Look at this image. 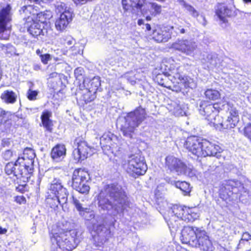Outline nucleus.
I'll return each mask as SVG.
<instances>
[{
    "label": "nucleus",
    "instance_id": "obj_1",
    "mask_svg": "<svg viewBox=\"0 0 251 251\" xmlns=\"http://www.w3.org/2000/svg\"><path fill=\"white\" fill-rule=\"evenodd\" d=\"M98 200V206L100 210L111 211L115 216L125 208L126 198L120 185L111 184L105 185L101 190Z\"/></svg>",
    "mask_w": 251,
    "mask_h": 251
},
{
    "label": "nucleus",
    "instance_id": "obj_2",
    "mask_svg": "<svg viewBox=\"0 0 251 251\" xmlns=\"http://www.w3.org/2000/svg\"><path fill=\"white\" fill-rule=\"evenodd\" d=\"M179 238L182 244L199 248L201 251L212 250V244L207 232L202 227L184 226Z\"/></svg>",
    "mask_w": 251,
    "mask_h": 251
},
{
    "label": "nucleus",
    "instance_id": "obj_3",
    "mask_svg": "<svg viewBox=\"0 0 251 251\" xmlns=\"http://www.w3.org/2000/svg\"><path fill=\"white\" fill-rule=\"evenodd\" d=\"M51 241L53 244H56V251H72L77 246L80 239L78 232L73 229L54 233Z\"/></svg>",
    "mask_w": 251,
    "mask_h": 251
},
{
    "label": "nucleus",
    "instance_id": "obj_4",
    "mask_svg": "<svg viewBox=\"0 0 251 251\" xmlns=\"http://www.w3.org/2000/svg\"><path fill=\"white\" fill-rule=\"evenodd\" d=\"M146 117L145 110L140 107L128 113L125 117V123L121 127L124 136L131 138L132 133Z\"/></svg>",
    "mask_w": 251,
    "mask_h": 251
},
{
    "label": "nucleus",
    "instance_id": "obj_5",
    "mask_svg": "<svg viewBox=\"0 0 251 251\" xmlns=\"http://www.w3.org/2000/svg\"><path fill=\"white\" fill-rule=\"evenodd\" d=\"M122 165L126 172L134 177L144 175L148 169L144 157L138 154L128 156L123 161Z\"/></svg>",
    "mask_w": 251,
    "mask_h": 251
},
{
    "label": "nucleus",
    "instance_id": "obj_6",
    "mask_svg": "<svg viewBox=\"0 0 251 251\" xmlns=\"http://www.w3.org/2000/svg\"><path fill=\"white\" fill-rule=\"evenodd\" d=\"M165 166L170 171L175 172L178 175H185L189 177L195 175V170L188 167L181 160L174 156L170 155L166 157Z\"/></svg>",
    "mask_w": 251,
    "mask_h": 251
},
{
    "label": "nucleus",
    "instance_id": "obj_7",
    "mask_svg": "<svg viewBox=\"0 0 251 251\" xmlns=\"http://www.w3.org/2000/svg\"><path fill=\"white\" fill-rule=\"evenodd\" d=\"M12 7L10 4H7L3 7L0 11V39L7 40L9 34H6L7 25L12 20Z\"/></svg>",
    "mask_w": 251,
    "mask_h": 251
},
{
    "label": "nucleus",
    "instance_id": "obj_8",
    "mask_svg": "<svg viewBox=\"0 0 251 251\" xmlns=\"http://www.w3.org/2000/svg\"><path fill=\"white\" fill-rule=\"evenodd\" d=\"M170 72L171 74L168 76L173 77L177 83L182 84L185 88H195L196 84L193 79L182 75L181 67L180 66L176 65L174 68L171 67Z\"/></svg>",
    "mask_w": 251,
    "mask_h": 251
},
{
    "label": "nucleus",
    "instance_id": "obj_9",
    "mask_svg": "<svg viewBox=\"0 0 251 251\" xmlns=\"http://www.w3.org/2000/svg\"><path fill=\"white\" fill-rule=\"evenodd\" d=\"M75 144H77V148L74 150L73 155L76 161L84 160L89 155L92 154V149L88 146L85 141L82 140V138H76Z\"/></svg>",
    "mask_w": 251,
    "mask_h": 251
},
{
    "label": "nucleus",
    "instance_id": "obj_10",
    "mask_svg": "<svg viewBox=\"0 0 251 251\" xmlns=\"http://www.w3.org/2000/svg\"><path fill=\"white\" fill-rule=\"evenodd\" d=\"M23 161V159L19 157L14 164L8 163L5 167V173L8 175L13 174L18 178L22 177L28 178L26 169L21 165Z\"/></svg>",
    "mask_w": 251,
    "mask_h": 251
},
{
    "label": "nucleus",
    "instance_id": "obj_11",
    "mask_svg": "<svg viewBox=\"0 0 251 251\" xmlns=\"http://www.w3.org/2000/svg\"><path fill=\"white\" fill-rule=\"evenodd\" d=\"M172 48L187 55H191L197 48V45L192 39L179 40L172 45Z\"/></svg>",
    "mask_w": 251,
    "mask_h": 251
},
{
    "label": "nucleus",
    "instance_id": "obj_12",
    "mask_svg": "<svg viewBox=\"0 0 251 251\" xmlns=\"http://www.w3.org/2000/svg\"><path fill=\"white\" fill-rule=\"evenodd\" d=\"M50 190L54 196L57 198L60 204L67 202L68 193L67 189L63 187L59 179H54L50 184Z\"/></svg>",
    "mask_w": 251,
    "mask_h": 251
},
{
    "label": "nucleus",
    "instance_id": "obj_13",
    "mask_svg": "<svg viewBox=\"0 0 251 251\" xmlns=\"http://www.w3.org/2000/svg\"><path fill=\"white\" fill-rule=\"evenodd\" d=\"M202 141L197 136H190L187 138L184 146L189 152L199 157L201 154Z\"/></svg>",
    "mask_w": 251,
    "mask_h": 251
},
{
    "label": "nucleus",
    "instance_id": "obj_14",
    "mask_svg": "<svg viewBox=\"0 0 251 251\" xmlns=\"http://www.w3.org/2000/svg\"><path fill=\"white\" fill-rule=\"evenodd\" d=\"M199 109L200 114L206 116V119L208 121L211 117L218 114L220 109L222 108L220 107L218 103L212 104L206 101H201Z\"/></svg>",
    "mask_w": 251,
    "mask_h": 251
},
{
    "label": "nucleus",
    "instance_id": "obj_15",
    "mask_svg": "<svg viewBox=\"0 0 251 251\" xmlns=\"http://www.w3.org/2000/svg\"><path fill=\"white\" fill-rule=\"evenodd\" d=\"M221 149L218 145L206 140H203L200 157L213 156L219 158L221 156Z\"/></svg>",
    "mask_w": 251,
    "mask_h": 251
},
{
    "label": "nucleus",
    "instance_id": "obj_16",
    "mask_svg": "<svg viewBox=\"0 0 251 251\" xmlns=\"http://www.w3.org/2000/svg\"><path fill=\"white\" fill-rule=\"evenodd\" d=\"M90 179L87 171L82 169H75L72 176V187L78 188L80 183H89Z\"/></svg>",
    "mask_w": 251,
    "mask_h": 251
},
{
    "label": "nucleus",
    "instance_id": "obj_17",
    "mask_svg": "<svg viewBox=\"0 0 251 251\" xmlns=\"http://www.w3.org/2000/svg\"><path fill=\"white\" fill-rule=\"evenodd\" d=\"M24 157H21L23 159V163L21 165L26 169V174L28 176L33 170V159L35 154L32 150L26 149L24 151Z\"/></svg>",
    "mask_w": 251,
    "mask_h": 251
},
{
    "label": "nucleus",
    "instance_id": "obj_18",
    "mask_svg": "<svg viewBox=\"0 0 251 251\" xmlns=\"http://www.w3.org/2000/svg\"><path fill=\"white\" fill-rule=\"evenodd\" d=\"M152 39L158 42H165L171 38L170 28L167 27H157L153 30Z\"/></svg>",
    "mask_w": 251,
    "mask_h": 251
},
{
    "label": "nucleus",
    "instance_id": "obj_19",
    "mask_svg": "<svg viewBox=\"0 0 251 251\" xmlns=\"http://www.w3.org/2000/svg\"><path fill=\"white\" fill-rule=\"evenodd\" d=\"M73 12L69 11H65L64 13H61L58 18H57L55 23L56 29L58 31H63L65 30L69 23L73 19Z\"/></svg>",
    "mask_w": 251,
    "mask_h": 251
},
{
    "label": "nucleus",
    "instance_id": "obj_20",
    "mask_svg": "<svg viewBox=\"0 0 251 251\" xmlns=\"http://www.w3.org/2000/svg\"><path fill=\"white\" fill-rule=\"evenodd\" d=\"M95 221V220H94L91 223L93 225V229L98 235V237L100 238V242H105L110 234V231L101 222L100 223H96Z\"/></svg>",
    "mask_w": 251,
    "mask_h": 251
},
{
    "label": "nucleus",
    "instance_id": "obj_21",
    "mask_svg": "<svg viewBox=\"0 0 251 251\" xmlns=\"http://www.w3.org/2000/svg\"><path fill=\"white\" fill-rule=\"evenodd\" d=\"M100 86V78L98 76L94 77L92 79L85 78L83 79L82 85H80V89L84 88L90 90L93 93H97Z\"/></svg>",
    "mask_w": 251,
    "mask_h": 251
},
{
    "label": "nucleus",
    "instance_id": "obj_22",
    "mask_svg": "<svg viewBox=\"0 0 251 251\" xmlns=\"http://www.w3.org/2000/svg\"><path fill=\"white\" fill-rule=\"evenodd\" d=\"M27 20L25 27L27 28L28 32L34 37L40 35L43 32L41 24L33 21L29 16H27Z\"/></svg>",
    "mask_w": 251,
    "mask_h": 251
},
{
    "label": "nucleus",
    "instance_id": "obj_23",
    "mask_svg": "<svg viewBox=\"0 0 251 251\" xmlns=\"http://www.w3.org/2000/svg\"><path fill=\"white\" fill-rule=\"evenodd\" d=\"M66 153L65 146L62 144H58L52 148L50 156L54 161L59 162L65 157Z\"/></svg>",
    "mask_w": 251,
    "mask_h": 251
},
{
    "label": "nucleus",
    "instance_id": "obj_24",
    "mask_svg": "<svg viewBox=\"0 0 251 251\" xmlns=\"http://www.w3.org/2000/svg\"><path fill=\"white\" fill-rule=\"evenodd\" d=\"M216 14L223 23L226 24L227 22L226 17H229L232 11L224 4L219 3L216 8Z\"/></svg>",
    "mask_w": 251,
    "mask_h": 251
},
{
    "label": "nucleus",
    "instance_id": "obj_25",
    "mask_svg": "<svg viewBox=\"0 0 251 251\" xmlns=\"http://www.w3.org/2000/svg\"><path fill=\"white\" fill-rule=\"evenodd\" d=\"M165 219L168 223L169 227L172 233L176 232L181 226L180 223V219L176 218V216H170L169 215L164 217Z\"/></svg>",
    "mask_w": 251,
    "mask_h": 251
},
{
    "label": "nucleus",
    "instance_id": "obj_26",
    "mask_svg": "<svg viewBox=\"0 0 251 251\" xmlns=\"http://www.w3.org/2000/svg\"><path fill=\"white\" fill-rule=\"evenodd\" d=\"M0 98L6 104H13L17 101V95L12 90H6L1 93Z\"/></svg>",
    "mask_w": 251,
    "mask_h": 251
},
{
    "label": "nucleus",
    "instance_id": "obj_27",
    "mask_svg": "<svg viewBox=\"0 0 251 251\" xmlns=\"http://www.w3.org/2000/svg\"><path fill=\"white\" fill-rule=\"evenodd\" d=\"M240 182L238 180H228L226 181L223 184V186L221 188V192L225 193L228 196H230L232 194V189L235 188L240 185Z\"/></svg>",
    "mask_w": 251,
    "mask_h": 251
},
{
    "label": "nucleus",
    "instance_id": "obj_28",
    "mask_svg": "<svg viewBox=\"0 0 251 251\" xmlns=\"http://www.w3.org/2000/svg\"><path fill=\"white\" fill-rule=\"evenodd\" d=\"M51 115L52 113L50 111L46 110L42 113L41 117L43 126L49 131H51L53 126L52 121L50 119Z\"/></svg>",
    "mask_w": 251,
    "mask_h": 251
},
{
    "label": "nucleus",
    "instance_id": "obj_29",
    "mask_svg": "<svg viewBox=\"0 0 251 251\" xmlns=\"http://www.w3.org/2000/svg\"><path fill=\"white\" fill-rule=\"evenodd\" d=\"M183 212L181 214V220L189 222L196 219L198 217L197 213H195V215H193V214L194 213V209L193 208L184 207Z\"/></svg>",
    "mask_w": 251,
    "mask_h": 251
},
{
    "label": "nucleus",
    "instance_id": "obj_30",
    "mask_svg": "<svg viewBox=\"0 0 251 251\" xmlns=\"http://www.w3.org/2000/svg\"><path fill=\"white\" fill-rule=\"evenodd\" d=\"M202 59L204 62L208 64L207 66L210 68L216 67L219 61L217 55L215 53L206 54L203 55Z\"/></svg>",
    "mask_w": 251,
    "mask_h": 251
},
{
    "label": "nucleus",
    "instance_id": "obj_31",
    "mask_svg": "<svg viewBox=\"0 0 251 251\" xmlns=\"http://www.w3.org/2000/svg\"><path fill=\"white\" fill-rule=\"evenodd\" d=\"M82 91L81 100L84 101L86 103L94 100L96 98V93H93L90 90H86L83 88L81 89Z\"/></svg>",
    "mask_w": 251,
    "mask_h": 251
},
{
    "label": "nucleus",
    "instance_id": "obj_32",
    "mask_svg": "<svg viewBox=\"0 0 251 251\" xmlns=\"http://www.w3.org/2000/svg\"><path fill=\"white\" fill-rule=\"evenodd\" d=\"M184 207L178 205H174L168 211V215L170 216H176V218L180 219L182 213L183 212Z\"/></svg>",
    "mask_w": 251,
    "mask_h": 251
},
{
    "label": "nucleus",
    "instance_id": "obj_33",
    "mask_svg": "<svg viewBox=\"0 0 251 251\" xmlns=\"http://www.w3.org/2000/svg\"><path fill=\"white\" fill-rule=\"evenodd\" d=\"M174 184L184 193V195H187L191 191L190 184L186 181H175Z\"/></svg>",
    "mask_w": 251,
    "mask_h": 251
},
{
    "label": "nucleus",
    "instance_id": "obj_34",
    "mask_svg": "<svg viewBox=\"0 0 251 251\" xmlns=\"http://www.w3.org/2000/svg\"><path fill=\"white\" fill-rule=\"evenodd\" d=\"M239 122V119L236 117L232 119L228 117L227 119L223 122V128L225 129H230L235 127Z\"/></svg>",
    "mask_w": 251,
    "mask_h": 251
},
{
    "label": "nucleus",
    "instance_id": "obj_35",
    "mask_svg": "<svg viewBox=\"0 0 251 251\" xmlns=\"http://www.w3.org/2000/svg\"><path fill=\"white\" fill-rule=\"evenodd\" d=\"M168 109L176 116H183L185 114L184 111L180 106L175 102L171 103Z\"/></svg>",
    "mask_w": 251,
    "mask_h": 251
},
{
    "label": "nucleus",
    "instance_id": "obj_36",
    "mask_svg": "<svg viewBox=\"0 0 251 251\" xmlns=\"http://www.w3.org/2000/svg\"><path fill=\"white\" fill-rule=\"evenodd\" d=\"M204 94L207 99L213 100H218L220 97L219 91L212 89H207Z\"/></svg>",
    "mask_w": 251,
    "mask_h": 251
},
{
    "label": "nucleus",
    "instance_id": "obj_37",
    "mask_svg": "<svg viewBox=\"0 0 251 251\" xmlns=\"http://www.w3.org/2000/svg\"><path fill=\"white\" fill-rule=\"evenodd\" d=\"M79 215L82 217L86 220L90 221L93 220H95V215L94 213L92 210H91L89 208H86L84 211L81 212ZM95 222L98 223V220L97 219H95Z\"/></svg>",
    "mask_w": 251,
    "mask_h": 251
},
{
    "label": "nucleus",
    "instance_id": "obj_38",
    "mask_svg": "<svg viewBox=\"0 0 251 251\" xmlns=\"http://www.w3.org/2000/svg\"><path fill=\"white\" fill-rule=\"evenodd\" d=\"M251 250V242L240 240L236 251H248Z\"/></svg>",
    "mask_w": 251,
    "mask_h": 251
},
{
    "label": "nucleus",
    "instance_id": "obj_39",
    "mask_svg": "<svg viewBox=\"0 0 251 251\" xmlns=\"http://www.w3.org/2000/svg\"><path fill=\"white\" fill-rule=\"evenodd\" d=\"M151 9L150 10V15L151 16H156L161 12V6L155 2H150Z\"/></svg>",
    "mask_w": 251,
    "mask_h": 251
},
{
    "label": "nucleus",
    "instance_id": "obj_40",
    "mask_svg": "<svg viewBox=\"0 0 251 251\" xmlns=\"http://www.w3.org/2000/svg\"><path fill=\"white\" fill-rule=\"evenodd\" d=\"M210 122L213 124V125L216 127L218 128L221 127L223 128V121L222 117L219 116L218 114L211 117L208 120Z\"/></svg>",
    "mask_w": 251,
    "mask_h": 251
},
{
    "label": "nucleus",
    "instance_id": "obj_41",
    "mask_svg": "<svg viewBox=\"0 0 251 251\" xmlns=\"http://www.w3.org/2000/svg\"><path fill=\"white\" fill-rule=\"evenodd\" d=\"M55 12L56 13H60V14L61 13H65V11H70V12H73L72 10L70 8H68L66 4L64 2H60V1H57L56 2L55 4Z\"/></svg>",
    "mask_w": 251,
    "mask_h": 251
},
{
    "label": "nucleus",
    "instance_id": "obj_42",
    "mask_svg": "<svg viewBox=\"0 0 251 251\" xmlns=\"http://www.w3.org/2000/svg\"><path fill=\"white\" fill-rule=\"evenodd\" d=\"M15 48L10 44H0V50L7 55H12L15 53Z\"/></svg>",
    "mask_w": 251,
    "mask_h": 251
},
{
    "label": "nucleus",
    "instance_id": "obj_43",
    "mask_svg": "<svg viewBox=\"0 0 251 251\" xmlns=\"http://www.w3.org/2000/svg\"><path fill=\"white\" fill-rule=\"evenodd\" d=\"M89 183H80L78 188L73 187V189L82 194H88L90 190Z\"/></svg>",
    "mask_w": 251,
    "mask_h": 251
},
{
    "label": "nucleus",
    "instance_id": "obj_44",
    "mask_svg": "<svg viewBox=\"0 0 251 251\" xmlns=\"http://www.w3.org/2000/svg\"><path fill=\"white\" fill-rule=\"evenodd\" d=\"M226 107L229 111V116L228 117L232 118V119L236 117L239 120L238 112L232 104L227 103L226 105Z\"/></svg>",
    "mask_w": 251,
    "mask_h": 251
},
{
    "label": "nucleus",
    "instance_id": "obj_45",
    "mask_svg": "<svg viewBox=\"0 0 251 251\" xmlns=\"http://www.w3.org/2000/svg\"><path fill=\"white\" fill-rule=\"evenodd\" d=\"M11 116L10 112L0 108V124L6 123Z\"/></svg>",
    "mask_w": 251,
    "mask_h": 251
},
{
    "label": "nucleus",
    "instance_id": "obj_46",
    "mask_svg": "<svg viewBox=\"0 0 251 251\" xmlns=\"http://www.w3.org/2000/svg\"><path fill=\"white\" fill-rule=\"evenodd\" d=\"M84 47L82 44L75 43L73 46L71 47L70 50L75 54H82Z\"/></svg>",
    "mask_w": 251,
    "mask_h": 251
},
{
    "label": "nucleus",
    "instance_id": "obj_47",
    "mask_svg": "<svg viewBox=\"0 0 251 251\" xmlns=\"http://www.w3.org/2000/svg\"><path fill=\"white\" fill-rule=\"evenodd\" d=\"M72 202L73 204L75 205V208L76 209L77 211H78L79 214L81 213V212L84 211V210L86 207H83V204L80 203V201L77 199L74 196H72Z\"/></svg>",
    "mask_w": 251,
    "mask_h": 251
},
{
    "label": "nucleus",
    "instance_id": "obj_48",
    "mask_svg": "<svg viewBox=\"0 0 251 251\" xmlns=\"http://www.w3.org/2000/svg\"><path fill=\"white\" fill-rule=\"evenodd\" d=\"M47 202L50 205V207L54 208L57 207L58 204H60V202L58 200H57V198H56L54 196L52 197L50 195L47 198Z\"/></svg>",
    "mask_w": 251,
    "mask_h": 251
},
{
    "label": "nucleus",
    "instance_id": "obj_49",
    "mask_svg": "<svg viewBox=\"0 0 251 251\" xmlns=\"http://www.w3.org/2000/svg\"><path fill=\"white\" fill-rule=\"evenodd\" d=\"M60 42L64 45L67 44L68 46H70L74 44L75 42L74 39L71 36L66 35H64L60 39Z\"/></svg>",
    "mask_w": 251,
    "mask_h": 251
},
{
    "label": "nucleus",
    "instance_id": "obj_50",
    "mask_svg": "<svg viewBox=\"0 0 251 251\" xmlns=\"http://www.w3.org/2000/svg\"><path fill=\"white\" fill-rule=\"evenodd\" d=\"M184 8H185L189 14L194 18H197L198 17L199 15L198 11L192 5L187 3L185 5Z\"/></svg>",
    "mask_w": 251,
    "mask_h": 251
},
{
    "label": "nucleus",
    "instance_id": "obj_51",
    "mask_svg": "<svg viewBox=\"0 0 251 251\" xmlns=\"http://www.w3.org/2000/svg\"><path fill=\"white\" fill-rule=\"evenodd\" d=\"M167 73L165 74H159L155 77L156 81L159 84L163 86L164 85V81L166 79L167 75Z\"/></svg>",
    "mask_w": 251,
    "mask_h": 251
},
{
    "label": "nucleus",
    "instance_id": "obj_52",
    "mask_svg": "<svg viewBox=\"0 0 251 251\" xmlns=\"http://www.w3.org/2000/svg\"><path fill=\"white\" fill-rule=\"evenodd\" d=\"M38 94L37 91L32 90L30 88L27 92V98L30 100H34L36 99V97Z\"/></svg>",
    "mask_w": 251,
    "mask_h": 251
},
{
    "label": "nucleus",
    "instance_id": "obj_53",
    "mask_svg": "<svg viewBox=\"0 0 251 251\" xmlns=\"http://www.w3.org/2000/svg\"><path fill=\"white\" fill-rule=\"evenodd\" d=\"M244 134L251 142V124H248L244 127Z\"/></svg>",
    "mask_w": 251,
    "mask_h": 251
},
{
    "label": "nucleus",
    "instance_id": "obj_54",
    "mask_svg": "<svg viewBox=\"0 0 251 251\" xmlns=\"http://www.w3.org/2000/svg\"><path fill=\"white\" fill-rule=\"evenodd\" d=\"M40 58L44 64H48V61L51 59L50 55L48 53L40 55Z\"/></svg>",
    "mask_w": 251,
    "mask_h": 251
},
{
    "label": "nucleus",
    "instance_id": "obj_55",
    "mask_svg": "<svg viewBox=\"0 0 251 251\" xmlns=\"http://www.w3.org/2000/svg\"><path fill=\"white\" fill-rule=\"evenodd\" d=\"M13 155V152L11 150H7L3 153V158L5 160H9L11 159Z\"/></svg>",
    "mask_w": 251,
    "mask_h": 251
},
{
    "label": "nucleus",
    "instance_id": "obj_56",
    "mask_svg": "<svg viewBox=\"0 0 251 251\" xmlns=\"http://www.w3.org/2000/svg\"><path fill=\"white\" fill-rule=\"evenodd\" d=\"M32 10V7L31 6H23L20 12L21 15L23 14H25V15H27L28 13H30L31 10Z\"/></svg>",
    "mask_w": 251,
    "mask_h": 251
},
{
    "label": "nucleus",
    "instance_id": "obj_57",
    "mask_svg": "<svg viewBox=\"0 0 251 251\" xmlns=\"http://www.w3.org/2000/svg\"><path fill=\"white\" fill-rule=\"evenodd\" d=\"M240 240L251 242V235L248 232H245L243 233Z\"/></svg>",
    "mask_w": 251,
    "mask_h": 251
},
{
    "label": "nucleus",
    "instance_id": "obj_58",
    "mask_svg": "<svg viewBox=\"0 0 251 251\" xmlns=\"http://www.w3.org/2000/svg\"><path fill=\"white\" fill-rule=\"evenodd\" d=\"M83 70L81 68H77L75 70V75L76 77L82 75Z\"/></svg>",
    "mask_w": 251,
    "mask_h": 251
},
{
    "label": "nucleus",
    "instance_id": "obj_59",
    "mask_svg": "<svg viewBox=\"0 0 251 251\" xmlns=\"http://www.w3.org/2000/svg\"><path fill=\"white\" fill-rule=\"evenodd\" d=\"M15 201L20 204L25 203V199L23 196H17L15 198Z\"/></svg>",
    "mask_w": 251,
    "mask_h": 251
},
{
    "label": "nucleus",
    "instance_id": "obj_60",
    "mask_svg": "<svg viewBox=\"0 0 251 251\" xmlns=\"http://www.w3.org/2000/svg\"><path fill=\"white\" fill-rule=\"evenodd\" d=\"M58 76V73H57L56 72H52L51 73H50L49 75H48V76L47 77V79H51V78H55V77H57Z\"/></svg>",
    "mask_w": 251,
    "mask_h": 251
},
{
    "label": "nucleus",
    "instance_id": "obj_61",
    "mask_svg": "<svg viewBox=\"0 0 251 251\" xmlns=\"http://www.w3.org/2000/svg\"><path fill=\"white\" fill-rule=\"evenodd\" d=\"M41 66L40 64H34L33 66V68L35 71H39L41 69Z\"/></svg>",
    "mask_w": 251,
    "mask_h": 251
},
{
    "label": "nucleus",
    "instance_id": "obj_62",
    "mask_svg": "<svg viewBox=\"0 0 251 251\" xmlns=\"http://www.w3.org/2000/svg\"><path fill=\"white\" fill-rule=\"evenodd\" d=\"M176 32H179L181 34H183L185 32V30L183 28H181L180 26L177 27H176Z\"/></svg>",
    "mask_w": 251,
    "mask_h": 251
},
{
    "label": "nucleus",
    "instance_id": "obj_63",
    "mask_svg": "<svg viewBox=\"0 0 251 251\" xmlns=\"http://www.w3.org/2000/svg\"><path fill=\"white\" fill-rule=\"evenodd\" d=\"M176 1L179 2L183 7L187 4L184 0H176Z\"/></svg>",
    "mask_w": 251,
    "mask_h": 251
},
{
    "label": "nucleus",
    "instance_id": "obj_64",
    "mask_svg": "<svg viewBox=\"0 0 251 251\" xmlns=\"http://www.w3.org/2000/svg\"><path fill=\"white\" fill-rule=\"evenodd\" d=\"M127 80H128V81H129L131 83V84L132 85L134 84L135 83V82H136L135 80L134 79L132 78H131V77H128L127 78Z\"/></svg>",
    "mask_w": 251,
    "mask_h": 251
}]
</instances>
